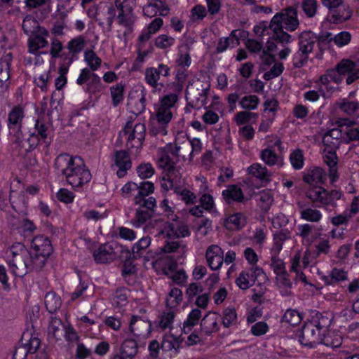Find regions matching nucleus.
I'll list each match as a JSON object with an SVG mask.
<instances>
[{
  "label": "nucleus",
  "mask_w": 359,
  "mask_h": 359,
  "mask_svg": "<svg viewBox=\"0 0 359 359\" xmlns=\"http://www.w3.org/2000/svg\"><path fill=\"white\" fill-rule=\"evenodd\" d=\"M336 67L342 76L347 75L346 82L348 85L359 79V66L351 60H342Z\"/></svg>",
  "instance_id": "nucleus-18"
},
{
  "label": "nucleus",
  "mask_w": 359,
  "mask_h": 359,
  "mask_svg": "<svg viewBox=\"0 0 359 359\" xmlns=\"http://www.w3.org/2000/svg\"><path fill=\"white\" fill-rule=\"evenodd\" d=\"M76 83L89 94L100 93L103 88L100 77L87 67L81 70Z\"/></svg>",
  "instance_id": "nucleus-11"
},
{
  "label": "nucleus",
  "mask_w": 359,
  "mask_h": 359,
  "mask_svg": "<svg viewBox=\"0 0 359 359\" xmlns=\"http://www.w3.org/2000/svg\"><path fill=\"white\" fill-rule=\"evenodd\" d=\"M344 126H338L327 131L323 137V156L330 157L329 155L337 157L338 155H342L341 149L347 150L345 155L352 157L354 155L359 154V147L352 148L347 142L341 143L342 138L344 139Z\"/></svg>",
  "instance_id": "nucleus-4"
},
{
  "label": "nucleus",
  "mask_w": 359,
  "mask_h": 359,
  "mask_svg": "<svg viewBox=\"0 0 359 359\" xmlns=\"http://www.w3.org/2000/svg\"><path fill=\"white\" fill-rule=\"evenodd\" d=\"M258 201L261 208L267 211L273 203V195L269 190H263L260 191L258 195Z\"/></svg>",
  "instance_id": "nucleus-59"
},
{
  "label": "nucleus",
  "mask_w": 359,
  "mask_h": 359,
  "mask_svg": "<svg viewBox=\"0 0 359 359\" xmlns=\"http://www.w3.org/2000/svg\"><path fill=\"white\" fill-rule=\"evenodd\" d=\"M86 45L85 37L82 35L77 36L68 42L67 48L69 50V53L67 54H69L74 60V57L83 51Z\"/></svg>",
  "instance_id": "nucleus-34"
},
{
  "label": "nucleus",
  "mask_w": 359,
  "mask_h": 359,
  "mask_svg": "<svg viewBox=\"0 0 359 359\" xmlns=\"http://www.w3.org/2000/svg\"><path fill=\"white\" fill-rule=\"evenodd\" d=\"M341 196L342 193L338 190L328 191L320 186L310 188L306 192V196L318 208L325 205L334 207L336 201L339 200Z\"/></svg>",
  "instance_id": "nucleus-9"
},
{
  "label": "nucleus",
  "mask_w": 359,
  "mask_h": 359,
  "mask_svg": "<svg viewBox=\"0 0 359 359\" xmlns=\"http://www.w3.org/2000/svg\"><path fill=\"white\" fill-rule=\"evenodd\" d=\"M218 315L217 313L209 312L201 320V332L205 335H210L212 332L219 330V327L217 323Z\"/></svg>",
  "instance_id": "nucleus-27"
},
{
  "label": "nucleus",
  "mask_w": 359,
  "mask_h": 359,
  "mask_svg": "<svg viewBox=\"0 0 359 359\" xmlns=\"http://www.w3.org/2000/svg\"><path fill=\"white\" fill-rule=\"evenodd\" d=\"M146 98L145 95L142 93L141 97L138 98L130 97L128 102V107L131 113L137 116L142 113L145 109Z\"/></svg>",
  "instance_id": "nucleus-41"
},
{
  "label": "nucleus",
  "mask_w": 359,
  "mask_h": 359,
  "mask_svg": "<svg viewBox=\"0 0 359 359\" xmlns=\"http://www.w3.org/2000/svg\"><path fill=\"white\" fill-rule=\"evenodd\" d=\"M347 272L342 269L337 268L332 269L330 273V275L324 276L322 277V280L327 285H335L340 281L347 280Z\"/></svg>",
  "instance_id": "nucleus-36"
},
{
  "label": "nucleus",
  "mask_w": 359,
  "mask_h": 359,
  "mask_svg": "<svg viewBox=\"0 0 359 359\" xmlns=\"http://www.w3.org/2000/svg\"><path fill=\"white\" fill-rule=\"evenodd\" d=\"M138 189L134 195V205L137 208L133 223L135 226H140L150 219L155 214L157 208L156 199L149 196L154 191V183L149 181L137 184Z\"/></svg>",
  "instance_id": "nucleus-2"
},
{
  "label": "nucleus",
  "mask_w": 359,
  "mask_h": 359,
  "mask_svg": "<svg viewBox=\"0 0 359 359\" xmlns=\"http://www.w3.org/2000/svg\"><path fill=\"white\" fill-rule=\"evenodd\" d=\"M297 7L287 6L276 13L271 18L269 26H277L287 32H294L299 27Z\"/></svg>",
  "instance_id": "nucleus-8"
},
{
  "label": "nucleus",
  "mask_w": 359,
  "mask_h": 359,
  "mask_svg": "<svg viewBox=\"0 0 359 359\" xmlns=\"http://www.w3.org/2000/svg\"><path fill=\"white\" fill-rule=\"evenodd\" d=\"M73 62V58L69 54L62 55V61L58 67V76L55 79V87L57 90H62L67 83V74L69 67Z\"/></svg>",
  "instance_id": "nucleus-20"
},
{
  "label": "nucleus",
  "mask_w": 359,
  "mask_h": 359,
  "mask_svg": "<svg viewBox=\"0 0 359 359\" xmlns=\"http://www.w3.org/2000/svg\"><path fill=\"white\" fill-rule=\"evenodd\" d=\"M339 109L344 114L352 116H358L359 115V102L358 101H350L347 99H343L337 103Z\"/></svg>",
  "instance_id": "nucleus-35"
},
{
  "label": "nucleus",
  "mask_w": 359,
  "mask_h": 359,
  "mask_svg": "<svg viewBox=\"0 0 359 359\" xmlns=\"http://www.w3.org/2000/svg\"><path fill=\"white\" fill-rule=\"evenodd\" d=\"M152 52L153 47L151 46V45H149L148 48H146V47L142 46H137V55L135 62L133 63V69L134 70H137L139 68H140L142 64L145 62L147 56L149 54L152 53Z\"/></svg>",
  "instance_id": "nucleus-47"
},
{
  "label": "nucleus",
  "mask_w": 359,
  "mask_h": 359,
  "mask_svg": "<svg viewBox=\"0 0 359 359\" xmlns=\"http://www.w3.org/2000/svg\"><path fill=\"white\" fill-rule=\"evenodd\" d=\"M260 102L259 98L255 95L243 96L239 101L241 107L247 111L255 110Z\"/></svg>",
  "instance_id": "nucleus-49"
},
{
  "label": "nucleus",
  "mask_w": 359,
  "mask_h": 359,
  "mask_svg": "<svg viewBox=\"0 0 359 359\" xmlns=\"http://www.w3.org/2000/svg\"><path fill=\"white\" fill-rule=\"evenodd\" d=\"M9 202L11 205L12 208L16 212H22L23 208L25 207L24 194L22 192L17 193L14 191L12 189H11V192L9 195Z\"/></svg>",
  "instance_id": "nucleus-44"
},
{
  "label": "nucleus",
  "mask_w": 359,
  "mask_h": 359,
  "mask_svg": "<svg viewBox=\"0 0 359 359\" xmlns=\"http://www.w3.org/2000/svg\"><path fill=\"white\" fill-rule=\"evenodd\" d=\"M25 116V107L21 104L13 107L8 113L7 126L9 134L13 135L16 141L22 138V125Z\"/></svg>",
  "instance_id": "nucleus-12"
},
{
  "label": "nucleus",
  "mask_w": 359,
  "mask_h": 359,
  "mask_svg": "<svg viewBox=\"0 0 359 359\" xmlns=\"http://www.w3.org/2000/svg\"><path fill=\"white\" fill-rule=\"evenodd\" d=\"M318 2L316 0H303L301 8L308 18H313L317 12Z\"/></svg>",
  "instance_id": "nucleus-62"
},
{
  "label": "nucleus",
  "mask_w": 359,
  "mask_h": 359,
  "mask_svg": "<svg viewBox=\"0 0 359 359\" xmlns=\"http://www.w3.org/2000/svg\"><path fill=\"white\" fill-rule=\"evenodd\" d=\"M201 317V311L198 309H194L188 315L187 319L184 322L183 328L184 332L191 330V327L198 324L199 319Z\"/></svg>",
  "instance_id": "nucleus-56"
},
{
  "label": "nucleus",
  "mask_w": 359,
  "mask_h": 359,
  "mask_svg": "<svg viewBox=\"0 0 359 359\" xmlns=\"http://www.w3.org/2000/svg\"><path fill=\"white\" fill-rule=\"evenodd\" d=\"M21 339L24 344L29 349L30 354L36 353L40 346V339L37 337L32 336L29 332H24Z\"/></svg>",
  "instance_id": "nucleus-48"
},
{
  "label": "nucleus",
  "mask_w": 359,
  "mask_h": 359,
  "mask_svg": "<svg viewBox=\"0 0 359 359\" xmlns=\"http://www.w3.org/2000/svg\"><path fill=\"white\" fill-rule=\"evenodd\" d=\"M332 319V314L329 312H319L316 310H313L311 311L310 318L308 322L313 325L317 331L324 334L327 332Z\"/></svg>",
  "instance_id": "nucleus-17"
},
{
  "label": "nucleus",
  "mask_w": 359,
  "mask_h": 359,
  "mask_svg": "<svg viewBox=\"0 0 359 359\" xmlns=\"http://www.w3.org/2000/svg\"><path fill=\"white\" fill-rule=\"evenodd\" d=\"M78 160L79 162L76 163L75 158H69L66 169L67 171L71 172L74 175L81 177V175H83V173L90 171L86 168L82 158H78Z\"/></svg>",
  "instance_id": "nucleus-45"
},
{
  "label": "nucleus",
  "mask_w": 359,
  "mask_h": 359,
  "mask_svg": "<svg viewBox=\"0 0 359 359\" xmlns=\"http://www.w3.org/2000/svg\"><path fill=\"white\" fill-rule=\"evenodd\" d=\"M118 11L116 20L120 26L125 28L124 34H129L133 30L137 17L134 13L136 6L135 0H115Z\"/></svg>",
  "instance_id": "nucleus-6"
},
{
  "label": "nucleus",
  "mask_w": 359,
  "mask_h": 359,
  "mask_svg": "<svg viewBox=\"0 0 359 359\" xmlns=\"http://www.w3.org/2000/svg\"><path fill=\"white\" fill-rule=\"evenodd\" d=\"M326 179V172L319 167H315L309 170L303 177L304 182L311 185L322 184L325 182Z\"/></svg>",
  "instance_id": "nucleus-30"
},
{
  "label": "nucleus",
  "mask_w": 359,
  "mask_h": 359,
  "mask_svg": "<svg viewBox=\"0 0 359 359\" xmlns=\"http://www.w3.org/2000/svg\"><path fill=\"white\" fill-rule=\"evenodd\" d=\"M12 59V54H6L4 58L0 60V86L6 83L10 78V66Z\"/></svg>",
  "instance_id": "nucleus-40"
},
{
  "label": "nucleus",
  "mask_w": 359,
  "mask_h": 359,
  "mask_svg": "<svg viewBox=\"0 0 359 359\" xmlns=\"http://www.w3.org/2000/svg\"><path fill=\"white\" fill-rule=\"evenodd\" d=\"M22 27L27 35H32L38 32V29L44 28L39 25V22L31 15H27L23 20Z\"/></svg>",
  "instance_id": "nucleus-43"
},
{
  "label": "nucleus",
  "mask_w": 359,
  "mask_h": 359,
  "mask_svg": "<svg viewBox=\"0 0 359 359\" xmlns=\"http://www.w3.org/2000/svg\"><path fill=\"white\" fill-rule=\"evenodd\" d=\"M129 329L131 333L137 337L148 336L151 330V324L140 317L133 316L130 322Z\"/></svg>",
  "instance_id": "nucleus-21"
},
{
  "label": "nucleus",
  "mask_w": 359,
  "mask_h": 359,
  "mask_svg": "<svg viewBox=\"0 0 359 359\" xmlns=\"http://www.w3.org/2000/svg\"><path fill=\"white\" fill-rule=\"evenodd\" d=\"M247 223L246 217L241 212L229 215L224 221V226L230 231H238L243 229Z\"/></svg>",
  "instance_id": "nucleus-31"
},
{
  "label": "nucleus",
  "mask_w": 359,
  "mask_h": 359,
  "mask_svg": "<svg viewBox=\"0 0 359 359\" xmlns=\"http://www.w3.org/2000/svg\"><path fill=\"white\" fill-rule=\"evenodd\" d=\"M174 222H168L166 226H165V229L162 231L163 233L164 231H166V234L168 237H176L181 238L185 237L190 234L189 230L187 226L181 224L177 221H174Z\"/></svg>",
  "instance_id": "nucleus-29"
},
{
  "label": "nucleus",
  "mask_w": 359,
  "mask_h": 359,
  "mask_svg": "<svg viewBox=\"0 0 359 359\" xmlns=\"http://www.w3.org/2000/svg\"><path fill=\"white\" fill-rule=\"evenodd\" d=\"M131 166L132 163L130 158H114V162L111 165L112 170L117 169L116 175L119 178L124 177Z\"/></svg>",
  "instance_id": "nucleus-42"
},
{
  "label": "nucleus",
  "mask_w": 359,
  "mask_h": 359,
  "mask_svg": "<svg viewBox=\"0 0 359 359\" xmlns=\"http://www.w3.org/2000/svg\"><path fill=\"white\" fill-rule=\"evenodd\" d=\"M173 160L174 158H158V166L163 170L164 172H166L169 178L167 183L162 184V187L166 190L173 188V182L170 178L179 172L175 166L176 162Z\"/></svg>",
  "instance_id": "nucleus-22"
},
{
  "label": "nucleus",
  "mask_w": 359,
  "mask_h": 359,
  "mask_svg": "<svg viewBox=\"0 0 359 359\" xmlns=\"http://www.w3.org/2000/svg\"><path fill=\"white\" fill-rule=\"evenodd\" d=\"M266 141L267 147L261 151L260 157H278L283 154L285 147L277 136L268 135Z\"/></svg>",
  "instance_id": "nucleus-19"
},
{
  "label": "nucleus",
  "mask_w": 359,
  "mask_h": 359,
  "mask_svg": "<svg viewBox=\"0 0 359 359\" xmlns=\"http://www.w3.org/2000/svg\"><path fill=\"white\" fill-rule=\"evenodd\" d=\"M117 8L115 4L104 3L100 4L96 11V21L103 29L108 32L111 31L112 24L116 17Z\"/></svg>",
  "instance_id": "nucleus-14"
},
{
  "label": "nucleus",
  "mask_w": 359,
  "mask_h": 359,
  "mask_svg": "<svg viewBox=\"0 0 359 359\" xmlns=\"http://www.w3.org/2000/svg\"><path fill=\"white\" fill-rule=\"evenodd\" d=\"M269 27L273 30V38L276 41L281 43H288L292 41V36L284 31L285 29L277 26Z\"/></svg>",
  "instance_id": "nucleus-55"
},
{
  "label": "nucleus",
  "mask_w": 359,
  "mask_h": 359,
  "mask_svg": "<svg viewBox=\"0 0 359 359\" xmlns=\"http://www.w3.org/2000/svg\"><path fill=\"white\" fill-rule=\"evenodd\" d=\"M170 68L165 64L159 63L156 67H147L144 70V81L152 88L153 91H161L164 86L161 77H168Z\"/></svg>",
  "instance_id": "nucleus-10"
},
{
  "label": "nucleus",
  "mask_w": 359,
  "mask_h": 359,
  "mask_svg": "<svg viewBox=\"0 0 359 359\" xmlns=\"http://www.w3.org/2000/svg\"><path fill=\"white\" fill-rule=\"evenodd\" d=\"M300 208L302 209L300 210L302 219L311 222H318L321 219L322 214L319 210L311 208H303L302 206Z\"/></svg>",
  "instance_id": "nucleus-52"
},
{
  "label": "nucleus",
  "mask_w": 359,
  "mask_h": 359,
  "mask_svg": "<svg viewBox=\"0 0 359 359\" xmlns=\"http://www.w3.org/2000/svg\"><path fill=\"white\" fill-rule=\"evenodd\" d=\"M62 327L64 326L61 319L52 317L48 330V335L57 340L60 339L62 335Z\"/></svg>",
  "instance_id": "nucleus-50"
},
{
  "label": "nucleus",
  "mask_w": 359,
  "mask_h": 359,
  "mask_svg": "<svg viewBox=\"0 0 359 359\" xmlns=\"http://www.w3.org/2000/svg\"><path fill=\"white\" fill-rule=\"evenodd\" d=\"M44 303L46 309L50 313L56 312L62 304L60 297L55 292L46 293L44 297Z\"/></svg>",
  "instance_id": "nucleus-39"
},
{
  "label": "nucleus",
  "mask_w": 359,
  "mask_h": 359,
  "mask_svg": "<svg viewBox=\"0 0 359 359\" xmlns=\"http://www.w3.org/2000/svg\"><path fill=\"white\" fill-rule=\"evenodd\" d=\"M206 259L209 267L213 270H218L222 265L223 251L217 245L210 246L206 250Z\"/></svg>",
  "instance_id": "nucleus-23"
},
{
  "label": "nucleus",
  "mask_w": 359,
  "mask_h": 359,
  "mask_svg": "<svg viewBox=\"0 0 359 359\" xmlns=\"http://www.w3.org/2000/svg\"><path fill=\"white\" fill-rule=\"evenodd\" d=\"M222 325L225 327H230L237 323V313L234 308L228 307L223 311Z\"/></svg>",
  "instance_id": "nucleus-54"
},
{
  "label": "nucleus",
  "mask_w": 359,
  "mask_h": 359,
  "mask_svg": "<svg viewBox=\"0 0 359 359\" xmlns=\"http://www.w3.org/2000/svg\"><path fill=\"white\" fill-rule=\"evenodd\" d=\"M50 33L46 28H41L37 32L30 35L27 41L28 52L36 56L46 53L40 50L48 47L49 42L47 39Z\"/></svg>",
  "instance_id": "nucleus-15"
},
{
  "label": "nucleus",
  "mask_w": 359,
  "mask_h": 359,
  "mask_svg": "<svg viewBox=\"0 0 359 359\" xmlns=\"http://www.w3.org/2000/svg\"><path fill=\"white\" fill-rule=\"evenodd\" d=\"M169 8L161 0H150L148 4L142 7V11L145 16L153 18L158 13L165 16L168 13Z\"/></svg>",
  "instance_id": "nucleus-25"
},
{
  "label": "nucleus",
  "mask_w": 359,
  "mask_h": 359,
  "mask_svg": "<svg viewBox=\"0 0 359 359\" xmlns=\"http://www.w3.org/2000/svg\"><path fill=\"white\" fill-rule=\"evenodd\" d=\"M310 53L305 52L301 48L294 54L292 57V65L294 68H301L304 67L308 62L309 55Z\"/></svg>",
  "instance_id": "nucleus-60"
},
{
  "label": "nucleus",
  "mask_w": 359,
  "mask_h": 359,
  "mask_svg": "<svg viewBox=\"0 0 359 359\" xmlns=\"http://www.w3.org/2000/svg\"><path fill=\"white\" fill-rule=\"evenodd\" d=\"M210 90V84L197 80L189 82L185 93L188 104L192 108L199 109L206 104V100Z\"/></svg>",
  "instance_id": "nucleus-7"
},
{
  "label": "nucleus",
  "mask_w": 359,
  "mask_h": 359,
  "mask_svg": "<svg viewBox=\"0 0 359 359\" xmlns=\"http://www.w3.org/2000/svg\"><path fill=\"white\" fill-rule=\"evenodd\" d=\"M119 350L123 352V354L133 358L137 353L138 347L137 342L133 339H126L122 343Z\"/></svg>",
  "instance_id": "nucleus-51"
},
{
  "label": "nucleus",
  "mask_w": 359,
  "mask_h": 359,
  "mask_svg": "<svg viewBox=\"0 0 359 359\" xmlns=\"http://www.w3.org/2000/svg\"><path fill=\"white\" fill-rule=\"evenodd\" d=\"M323 334L317 331L309 322L304 324L299 334L300 343L305 346L313 348L322 342Z\"/></svg>",
  "instance_id": "nucleus-16"
},
{
  "label": "nucleus",
  "mask_w": 359,
  "mask_h": 359,
  "mask_svg": "<svg viewBox=\"0 0 359 359\" xmlns=\"http://www.w3.org/2000/svg\"><path fill=\"white\" fill-rule=\"evenodd\" d=\"M180 147L176 144H168L165 147L158 149L160 157H180Z\"/></svg>",
  "instance_id": "nucleus-63"
},
{
  "label": "nucleus",
  "mask_w": 359,
  "mask_h": 359,
  "mask_svg": "<svg viewBox=\"0 0 359 359\" xmlns=\"http://www.w3.org/2000/svg\"><path fill=\"white\" fill-rule=\"evenodd\" d=\"M330 13L328 15V19L333 23H341L350 19L352 12L349 6H341L338 8L330 11Z\"/></svg>",
  "instance_id": "nucleus-32"
},
{
  "label": "nucleus",
  "mask_w": 359,
  "mask_h": 359,
  "mask_svg": "<svg viewBox=\"0 0 359 359\" xmlns=\"http://www.w3.org/2000/svg\"><path fill=\"white\" fill-rule=\"evenodd\" d=\"M9 222L13 229L19 230V231L32 232L36 229L34 223L27 219L20 220L14 216H11Z\"/></svg>",
  "instance_id": "nucleus-38"
},
{
  "label": "nucleus",
  "mask_w": 359,
  "mask_h": 359,
  "mask_svg": "<svg viewBox=\"0 0 359 359\" xmlns=\"http://www.w3.org/2000/svg\"><path fill=\"white\" fill-rule=\"evenodd\" d=\"M84 61L88 66V69L92 72L97 71L102 64V60L92 50H88L84 53Z\"/></svg>",
  "instance_id": "nucleus-46"
},
{
  "label": "nucleus",
  "mask_w": 359,
  "mask_h": 359,
  "mask_svg": "<svg viewBox=\"0 0 359 359\" xmlns=\"http://www.w3.org/2000/svg\"><path fill=\"white\" fill-rule=\"evenodd\" d=\"M122 249V245L114 241L102 244L97 250L93 252L94 259L100 264L111 262L117 259Z\"/></svg>",
  "instance_id": "nucleus-13"
},
{
  "label": "nucleus",
  "mask_w": 359,
  "mask_h": 359,
  "mask_svg": "<svg viewBox=\"0 0 359 359\" xmlns=\"http://www.w3.org/2000/svg\"><path fill=\"white\" fill-rule=\"evenodd\" d=\"M175 39L166 34H161L155 39V46L160 49H166L174 45Z\"/></svg>",
  "instance_id": "nucleus-64"
},
{
  "label": "nucleus",
  "mask_w": 359,
  "mask_h": 359,
  "mask_svg": "<svg viewBox=\"0 0 359 359\" xmlns=\"http://www.w3.org/2000/svg\"><path fill=\"white\" fill-rule=\"evenodd\" d=\"M177 101L178 95L176 93H170L164 95L154 105V112L151 115V133L161 135L168 134V127L173 117V109Z\"/></svg>",
  "instance_id": "nucleus-3"
},
{
  "label": "nucleus",
  "mask_w": 359,
  "mask_h": 359,
  "mask_svg": "<svg viewBox=\"0 0 359 359\" xmlns=\"http://www.w3.org/2000/svg\"><path fill=\"white\" fill-rule=\"evenodd\" d=\"M62 174L65 175L67 182L72 187H80L84 184L88 183L91 179V174L90 172H85L81 175V177L74 175L71 172L67 171L65 168L62 170Z\"/></svg>",
  "instance_id": "nucleus-33"
},
{
  "label": "nucleus",
  "mask_w": 359,
  "mask_h": 359,
  "mask_svg": "<svg viewBox=\"0 0 359 359\" xmlns=\"http://www.w3.org/2000/svg\"><path fill=\"white\" fill-rule=\"evenodd\" d=\"M145 125L142 123L134 124L133 121H128L124 128L119 132L118 137L126 142L128 150L142 147L145 137Z\"/></svg>",
  "instance_id": "nucleus-5"
},
{
  "label": "nucleus",
  "mask_w": 359,
  "mask_h": 359,
  "mask_svg": "<svg viewBox=\"0 0 359 359\" xmlns=\"http://www.w3.org/2000/svg\"><path fill=\"white\" fill-rule=\"evenodd\" d=\"M31 248L29 251L21 243H15L10 248L12 257L6 262L15 276L23 277L28 273L41 271L53 251L50 241L43 235L32 238Z\"/></svg>",
  "instance_id": "nucleus-1"
},
{
  "label": "nucleus",
  "mask_w": 359,
  "mask_h": 359,
  "mask_svg": "<svg viewBox=\"0 0 359 359\" xmlns=\"http://www.w3.org/2000/svg\"><path fill=\"white\" fill-rule=\"evenodd\" d=\"M317 34L311 30H306L299 35V48L311 53L317 45Z\"/></svg>",
  "instance_id": "nucleus-24"
},
{
  "label": "nucleus",
  "mask_w": 359,
  "mask_h": 359,
  "mask_svg": "<svg viewBox=\"0 0 359 359\" xmlns=\"http://www.w3.org/2000/svg\"><path fill=\"white\" fill-rule=\"evenodd\" d=\"M336 123L337 126H344L345 140H359V126H353L355 123V119L341 118Z\"/></svg>",
  "instance_id": "nucleus-26"
},
{
  "label": "nucleus",
  "mask_w": 359,
  "mask_h": 359,
  "mask_svg": "<svg viewBox=\"0 0 359 359\" xmlns=\"http://www.w3.org/2000/svg\"><path fill=\"white\" fill-rule=\"evenodd\" d=\"M271 268L274 273L278 276L279 274L285 275L287 270L284 261L278 257V255H271Z\"/></svg>",
  "instance_id": "nucleus-58"
},
{
  "label": "nucleus",
  "mask_w": 359,
  "mask_h": 359,
  "mask_svg": "<svg viewBox=\"0 0 359 359\" xmlns=\"http://www.w3.org/2000/svg\"><path fill=\"white\" fill-rule=\"evenodd\" d=\"M222 197L228 204L234 201L242 203L245 200L242 189L236 184L229 185L226 189L223 190Z\"/></svg>",
  "instance_id": "nucleus-28"
},
{
  "label": "nucleus",
  "mask_w": 359,
  "mask_h": 359,
  "mask_svg": "<svg viewBox=\"0 0 359 359\" xmlns=\"http://www.w3.org/2000/svg\"><path fill=\"white\" fill-rule=\"evenodd\" d=\"M257 118L258 114L245 110L236 113L234 120L237 125H243L249 123L252 119L256 120Z\"/></svg>",
  "instance_id": "nucleus-61"
},
{
  "label": "nucleus",
  "mask_w": 359,
  "mask_h": 359,
  "mask_svg": "<svg viewBox=\"0 0 359 359\" xmlns=\"http://www.w3.org/2000/svg\"><path fill=\"white\" fill-rule=\"evenodd\" d=\"M322 344L332 348L339 347L342 344V337L334 333L324 334L322 338Z\"/></svg>",
  "instance_id": "nucleus-57"
},
{
  "label": "nucleus",
  "mask_w": 359,
  "mask_h": 359,
  "mask_svg": "<svg viewBox=\"0 0 359 359\" xmlns=\"http://www.w3.org/2000/svg\"><path fill=\"white\" fill-rule=\"evenodd\" d=\"M35 130L37 132V135L33 133L28 139L32 144H36L39 137L43 140L48 137V125L43 120L38 118L35 123Z\"/></svg>",
  "instance_id": "nucleus-37"
},
{
  "label": "nucleus",
  "mask_w": 359,
  "mask_h": 359,
  "mask_svg": "<svg viewBox=\"0 0 359 359\" xmlns=\"http://www.w3.org/2000/svg\"><path fill=\"white\" fill-rule=\"evenodd\" d=\"M302 320L301 313L295 309H287L283 315L281 321L292 326L299 325Z\"/></svg>",
  "instance_id": "nucleus-53"
}]
</instances>
